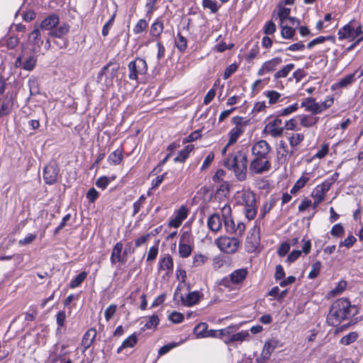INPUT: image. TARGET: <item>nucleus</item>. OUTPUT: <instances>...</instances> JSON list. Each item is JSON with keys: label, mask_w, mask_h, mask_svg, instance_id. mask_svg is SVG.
I'll use <instances>...</instances> for the list:
<instances>
[{"label": "nucleus", "mask_w": 363, "mask_h": 363, "mask_svg": "<svg viewBox=\"0 0 363 363\" xmlns=\"http://www.w3.org/2000/svg\"><path fill=\"white\" fill-rule=\"evenodd\" d=\"M272 147L265 140H259L251 147L252 160L249 164V171L252 175L262 174L272 168L270 152Z\"/></svg>", "instance_id": "1"}, {"label": "nucleus", "mask_w": 363, "mask_h": 363, "mask_svg": "<svg viewBox=\"0 0 363 363\" xmlns=\"http://www.w3.org/2000/svg\"><path fill=\"white\" fill-rule=\"evenodd\" d=\"M358 313V308L347 298H337L330 306L326 321L329 325L338 326L342 321L351 319Z\"/></svg>", "instance_id": "2"}, {"label": "nucleus", "mask_w": 363, "mask_h": 363, "mask_svg": "<svg viewBox=\"0 0 363 363\" xmlns=\"http://www.w3.org/2000/svg\"><path fill=\"white\" fill-rule=\"evenodd\" d=\"M248 154L245 150L230 153L224 160L223 165L232 170L239 182H244L247 177Z\"/></svg>", "instance_id": "3"}, {"label": "nucleus", "mask_w": 363, "mask_h": 363, "mask_svg": "<svg viewBox=\"0 0 363 363\" xmlns=\"http://www.w3.org/2000/svg\"><path fill=\"white\" fill-rule=\"evenodd\" d=\"M284 121L274 113L264 120L263 133L273 138H281L284 135Z\"/></svg>", "instance_id": "4"}, {"label": "nucleus", "mask_w": 363, "mask_h": 363, "mask_svg": "<svg viewBox=\"0 0 363 363\" xmlns=\"http://www.w3.org/2000/svg\"><path fill=\"white\" fill-rule=\"evenodd\" d=\"M128 79L131 81L139 82L140 77H143L147 72V64L145 59L136 57L128 65Z\"/></svg>", "instance_id": "5"}, {"label": "nucleus", "mask_w": 363, "mask_h": 363, "mask_svg": "<svg viewBox=\"0 0 363 363\" xmlns=\"http://www.w3.org/2000/svg\"><path fill=\"white\" fill-rule=\"evenodd\" d=\"M241 201L245 218L249 220H253L257 213L255 194L252 191H245L242 194Z\"/></svg>", "instance_id": "6"}, {"label": "nucleus", "mask_w": 363, "mask_h": 363, "mask_svg": "<svg viewBox=\"0 0 363 363\" xmlns=\"http://www.w3.org/2000/svg\"><path fill=\"white\" fill-rule=\"evenodd\" d=\"M215 244L221 252L231 255L238 250L240 240L238 238L223 235L215 240Z\"/></svg>", "instance_id": "7"}, {"label": "nucleus", "mask_w": 363, "mask_h": 363, "mask_svg": "<svg viewBox=\"0 0 363 363\" xmlns=\"http://www.w3.org/2000/svg\"><path fill=\"white\" fill-rule=\"evenodd\" d=\"M231 123L235 126L228 133L229 138L228 145H233L238 142L239 138L244 134L247 125V121H244V118L240 116L233 117Z\"/></svg>", "instance_id": "8"}, {"label": "nucleus", "mask_w": 363, "mask_h": 363, "mask_svg": "<svg viewBox=\"0 0 363 363\" xmlns=\"http://www.w3.org/2000/svg\"><path fill=\"white\" fill-rule=\"evenodd\" d=\"M260 227L255 225L247 233L245 243V250L248 253L256 251L260 244Z\"/></svg>", "instance_id": "9"}, {"label": "nucleus", "mask_w": 363, "mask_h": 363, "mask_svg": "<svg viewBox=\"0 0 363 363\" xmlns=\"http://www.w3.org/2000/svg\"><path fill=\"white\" fill-rule=\"evenodd\" d=\"M60 167L55 161H51L46 164L43 170V178L48 185H53L58 181Z\"/></svg>", "instance_id": "10"}, {"label": "nucleus", "mask_w": 363, "mask_h": 363, "mask_svg": "<svg viewBox=\"0 0 363 363\" xmlns=\"http://www.w3.org/2000/svg\"><path fill=\"white\" fill-rule=\"evenodd\" d=\"M283 62L281 57H275L264 62L257 70L258 76H264L267 74L275 72L277 67Z\"/></svg>", "instance_id": "11"}, {"label": "nucleus", "mask_w": 363, "mask_h": 363, "mask_svg": "<svg viewBox=\"0 0 363 363\" xmlns=\"http://www.w3.org/2000/svg\"><path fill=\"white\" fill-rule=\"evenodd\" d=\"M158 272H164V276L169 277L174 270L173 258L169 254H164L160 257L157 264Z\"/></svg>", "instance_id": "12"}, {"label": "nucleus", "mask_w": 363, "mask_h": 363, "mask_svg": "<svg viewBox=\"0 0 363 363\" xmlns=\"http://www.w3.org/2000/svg\"><path fill=\"white\" fill-rule=\"evenodd\" d=\"M110 262L112 264L119 263L124 264L127 262V257L123 254V244L122 241L117 242L113 247Z\"/></svg>", "instance_id": "13"}, {"label": "nucleus", "mask_w": 363, "mask_h": 363, "mask_svg": "<svg viewBox=\"0 0 363 363\" xmlns=\"http://www.w3.org/2000/svg\"><path fill=\"white\" fill-rule=\"evenodd\" d=\"M1 105L0 106V118L9 116L11 112L14 104L15 96L13 92H7L2 98H0Z\"/></svg>", "instance_id": "14"}, {"label": "nucleus", "mask_w": 363, "mask_h": 363, "mask_svg": "<svg viewBox=\"0 0 363 363\" xmlns=\"http://www.w3.org/2000/svg\"><path fill=\"white\" fill-rule=\"evenodd\" d=\"M189 211L188 208L182 205L177 210L175 211V216L169 220L168 226L169 228H179L182 222L187 218Z\"/></svg>", "instance_id": "15"}, {"label": "nucleus", "mask_w": 363, "mask_h": 363, "mask_svg": "<svg viewBox=\"0 0 363 363\" xmlns=\"http://www.w3.org/2000/svg\"><path fill=\"white\" fill-rule=\"evenodd\" d=\"M248 274L249 271L247 268L244 267L233 270L229 275L230 276L231 281L233 282L236 288L240 289L243 286Z\"/></svg>", "instance_id": "16"}, {"label": "nucleus", "mask_w": 363, "mask_h": 363, "mask_svg": "<svg viewBox=\"0 0 363 363\" xmlns=\"http://www.w3.org/2000/svg\"><path fill=\"white\" fill-rule=\"evenodd\" d=\"M179 288L176 289L174 294V298L177 299L178 297H179L182 305L185 306H192L199 301L200 296L199 291H194L192 292H189L186 295V298H184V296L181 294H179Z\"/></svg>", "instance_id": "17"}, {"label": "nucleus", "mask_w": 363, "mask_h": 363, "mask_svg": "<svg viewBox=\"0 0 363 363\" xmlns=\"http://www.w3.org/2000/svg\"><path fill=\"white\" fill-rule=\"evenodd\" d=\"M97 336V331L95 328L88 329L84 334L81 346L83 348V352L86 351L94 344Z\"/></svg>", "instance_id": "18"}, {"label": "nucleus", "mask_w": 363, "mask_h": 363, "mask_svg": "<svg viewBox=\"0 0 363 363\" xmlns=\"http://www.w3.org/2000/svg\"><path fill=\"white\" fill-rule=\"evenodd\" d=\"M358 73V69H356L353 73L349 74L345 77L340 79L337 82L334 83L331 86V89L333 91L336 90L337 89H343L346 88L353 83H354L357 80L356 74Z\"/></svg>", "instance_id": "19"}, {"label": "nucleus", "mask_w": 363, "mask_h": 363, "mask_svg": "<svg viewBox=\"0 0 363 363\" xmlns=\"http://www.w3.org/2000/svg\"><path fill=\"white\" fill-rule=\"evenodd\" d=\"M277 150V159L280 164H284L288 162V150L289 146L286 142L281 140L276 148Z\"/></svg>", "instance_id": "20"}, {"label": "nucleus", "mask_w": 363, "mask_h": 363, "mask_svg": "<svg viewBox=\"0 0 363 363\" xmlns=\"http://www.w3.org/2000/svg\"><path fill=\"white\" fill-rule=\"evenodd\" d=\"M164 28V21L161 17L157 18L151 24L150 29V35L155 38L161 40V35Z\"/></svg>", "instance_id": "21"}, {"label": "nucleus", "mask_w": 363, "mask_h": 363, "mask_svg": "<svg viewBox=\"0 0 363 363\" xmlns=\"http://www.w3.org/2000/svg\"><path fill=\"white\" fill-rule=\"evenodd\" d=\"M291 9L289 8L281 7L278 12V17L281 23H284L286 21H289V23L292 26L298 27L300 24L299 19L294 17L289 16Z\"/></svg>", "instance_id": "22"}, {"label": "nucleus", "mask_w": 363, "mask_h": 363, "mask_svg": "<svg viewBox=\"0 0 363 363\" xmlns=\"http://www.w3.org/2000/svg\"><path fill=\"white\" fill-rule=\"evenodd\" d=\"M59 23V16L56 13H52L42 21L40 28L46 30L52 31Z\"/></svg>", "instance_id": "23"}, {"label": "nucleus", "mask_w": 363, "mask_h": 363, "mask_svg": "<svg viewBox=\"0 0 363 363\" xmlns=\"http://www.w3.org/2000/svg\"><path fill=\"white\" fill-rule=\"evenodd\" d=\"M124 148L121 145L118 148L111 152L107 159V162L111 166H117L121 164L123 160Z\"/></svg>", "instance_id": "24"}, {"label": "nucleus", "mask_w": 363, "mask_h": 363, "mask_svg": "<svg viewBox=\"0 0 363 363\" xmlns=\"http://www.w3.org/2000/svg\"><path fill=\"white\" fill-rule=\"evenodd\" d=\"M300 106L304 108L306 111L311 112L312 114L320 113L318 103L316 102L315 98L307 97L303 99Z\"/></svg>", "instance_id": "25"}, {"label": "nucleus", "mask_w": 363, "mask_h": 363, "mask_svg": "<svg viewBox=\"0 0 363 363\" xmlns=\"http://www.w3.org/2000/svg\"><path fill=\"white\" fill-rule=\"evenodd\" d=\"M194 150V145L190 144L185 145L184 148L179 152L177 156L174 158V162L184 164L190 157L191 152Z\"/></svg>", "instance_id": "26"}, {"label": "nucleus", "mask_w": 363, "mask_h": 363, "mask_svg": "<svg viewBox=\"0 0 363 363\" xmlns=\"http://www.w3.org/2000/svg\"><path fill=\"white\" fill-rule=\"evenodd\" d=\"M315 114H301L298 116L299 123L303 128H311L315 125L318 121L319 118L314 116Z\"/></svg>", "instance_id": "27"}, {"label": "nucleus", "mask_w": 363, "mask_h": 363, "mask_svg": "<svg viewBox=\"0 0 363 363\" xmlns=\"http://www.w3.org/2000/svg\"><path fill=\"white\" fill-rule=\"evenodd\" d=\"M351 23L345 25L342 28H341L337 33L338 39L340 40L344 39H348L350 40H354V28L351 26Z\"/></svg>", "instance_id": "28"}, {"label": "nucleus", "mask_w": 363, "mask_h": 363, "mask_svg": "<svg viewBox=\"0 0 363 363\" xmlns=\"http://www.w3.org/2000/svg\"><path fill=\"white\" fill-rule=\"evenodd\" d=\"M208 228L213 232H218L221 229L222 220L218 213H213L210 216L207 220Z\"/></svg>", "instance_id": "29"}, {"label": "nucleus", "mask_w": 363, "mask_h": 363, "mask_svg": "<svg viewBox=\"0 0 363 363\" xmlns=\"http://www.w3.org/2000/svg\"><path fill=\"white\" fill-rule=\"evenodd\" d=\"M138 341L136 333H133L123 341L121 345L117 349L116 352L120 354L124 349L134 347L137 345Z\"/></svg>", "instance_id": "30"}, {"label": "nucleus", "mask_w": 363, "mask_h": 363, "mask_svg": "<svg viewBox=\"0 0 363 363\" xmlns=\"http://www.w3.org/2000/svg\"><path fill=\"white\" fill-rule=\"evenodd\" d=\"M338 177L339 173L336 172L333 174L330 178L326 179L320 184L316 186L320 189L322 194H326L330 190L333 184L337 180Z\"/></svg>", "instance_id": "31"}, {"label": "nucleus", "mask_w": 363, "mask_h": 363, "mask_svg": "<svg viewBox=\"0 0 363 363\" xmlns=\"http://www.w3.org/2000/svg\"><path fill=\"white\" fill-rule=\"evenodd\" d=\"M263 94L268 99L269 106L284 100V99H281V94L275 90H267L263 92Z\"/></svg>", "instance_id": "32"}, {"label": "nucleus", "mask_w": 363, "mask_h": 363, "mask_svg": "<svg viewBox=\"0 0 363 363\" xmlns=\"http://www.w3.org/2000/svg\"><path fill=\"white\" fill-rule=\"evenodd\" d=\"M294 67L295 65L294 63H289L283 66L280 69L274 72L273 75L274 80L286 78Z\"/></svg>", "instance_id": "33"}, {"label": "nucleus", "mask_w": 363, "mask_h": 363, "mask_svg": "<svg viewBox=\"0 0 363 363\" xmlns=\"http://www.w3.org/2000/svg\"><path fill=\"white\" fill-rule=\"evenodd\" d=\"M174 45L181 53H184L187 49V39L180 31L177 33L174 39Z\"/></svg>", "instance_id": "34"}, {"label": "nucleus", "mask_w": 363, "mask_h": 363, "mask_svg": "<svg viewBox=\"0 0 363 363\" xmlns=\"http://www.w3.org/2000/svg\"><path fill=\"white\" fill-rule=\"evenodd\" d=\"M289 23H281L280 27L281 28V35L285 39H293L296 35V27L292 28Z\"/></svg>", "instance_id": "35"}, {"label": "nucleus", "mask_w": 363, "mask_h": 363, "mask_svg": "<svg viewBox=\"0 0 363 363\" xmlns=\"http://www.w3.org/2000/svg\"><path fill=\"white\" fill-rule=\"evenodd\" d=\"M29 40L32 44L38 48H40L43 44V40L41 38V34L39 28H35L29 35Z\"/></svg>", "instance_id": "36"}, {"label": "nucleus", "mask_w": 363, "mask_h": 363, "mask_svg": "<svg viewBox=\"0 0 363 363\" xmlns=\"http://www.w3.org/2000/svg\"><path fill=\"white\" fill-rule=\"evenodd\" d=\"M249 336V333L247 330H242L235 334L230 335L228 337L224 340V342L226 344H229L231 342H237V341H243L246 339L247 337Z\"/></svg>", "instance_id": "37"}, {"label": "nucleus", "mask_w": 363, "mask_h": 363, "mask_svg": "<svg viewBox=\"0 0 363 363\" xmlns=\"http://www.w3.org/2000/svg\"><path fill=\"white\" fill-rule=\"evenodd\" d=\"M347 283L345 280H340L337 285L328 293L330 297H335L342 294L347 289Z\"/></svg>", "instance_id": "38"}, {"label": "nucleus", "mask_w": 363, "mask_h": 363, "mask_svg": "<svg viewBox=\"0 0 363 363\" xmlns=\"http://www.w3.org/2000/svg\"><path fill=\"white\" fill-rule=\"evenodd\" d=\"M69 24L65 23L57 27L56 29L50 31L49 33L50 36L52 37H64L69 31Z\"/></svg>", "instance_id": "39"}, {"label": "nucleus", "mask_w": 363, "mask_h": 363, "mask_svg": "<svg viewBox=\"0 0 363 363\" xmlns=\"http://www.w3.org/2000/svg\"><path fill=\"white\" fill-rule=\"evenodd\" d=\"M208 325L206 323L201 322L196 325L194 329V333L198 338H206Z\"/></svg>", "instance_id": "40"}, {"label": "nucleus", "mask_w": 363, "mask_h": 363, "mask_svg": "<svg viewBox=\"0 0 363 363\" xmlns=\"http://www.w3.org/2000/svg\"><path fill=\"white\" fill-rule=\"evenodd\" d=\"M87 272H80L76 277L73 278L69 284V286L70 289H76L81 286V284L84 281V280L87 277Z\"/></svg>", "instance_id": "41"}, {"label": "nucleus", "mask_w": 363, "mask_h": 363, "mask_svg": "<svg viewBox=\"0 0 363 363\" xmlns=\"http://www.w3.org/2000/svg\"><path fill=\"white\" fill-rule=\"evenodd\" d=\"M160 324V318L157 315L153 314L150 316L148 320L146 322L145 325L141 328L142 330H155L157 325Z\"/></svg>", "instance_id": "42"}, {"label": "nucleus", "mask_w": 363, "mask_h": 363, "mask_svg": "<svg viewBox=\"0 0 363 363\" xmlns=\"http://www.w3.org/2000/svg\"><path fill=\"white\" fill-rule=\"evenodd\" d=\"M304 139L305 135L302 133H292L288 138L290 147L298 146Z\"/></svg>", "instance_id": "43"}, {"label": "nucleus", "mask_w": 363, "mask_h": 363, "mask_svg": "<svg viewBox=\"0 0 363 363\" xmlns=\"http://www.w3.org/2000/svg\"><path fill=\"white\" fill-rule=\"evenodd\" d=\"M194 249V245L191 244H179V255L182 258L189 257Z\"/></svg>", "instance_id": "44"}, {"label": "nucleus", "mask_w": 363, "mask_h": 363, "mask_svg": "<svg viewBox=\"0 0 363 363\" xmlns=\"http://www.w3.org/2000/svg\"><path fill=\"white\" fill-rule=\"evenodd\" d=\"M148 28V23L144 18H140L136 23L133 28V32L135 35H139L147 30Z\"/></svg>", "instance_id": "45"}, {"label": "nucleus", "mask_w": 363, "mask_h": 363, "mask_svg": "<svg viewBox=\"0 0 363 363\" xmlns=\"http://www.w3.org/2000/svg\"><path fill=\"white\" fill-rule=\"evenodd\" d=\"M202 6L205 9H209L212 13H216L220 5L216 0H202Z\"/></svg>", "instance_id": "46"}, {"label": "nucleus", "mask_w": 363, "mask_h": 363, "mask_svg": "<svg viewBox=\"0 0 363 363\" xmlns=\"http://www.w3.org/2000/svg\"><path fill=\"white\" fill-rule=\"evenodd\" d=\"M146 196H145V194H142L140 196V197L138 198V200H136L133 204V213H132V216H135V215H137L141 210V208L144 206V204L146 202Z\"/></svg>", "instance_id": "47"}, {"label": "nucleus", "mask_w": 363, "mask_h": 363, "mask_svg": "<svg viewBox=\"0 0 363 363\" xmlns=\"http://www.w3.org/2000/svg\"><path fill=\"white\" fill-rule=\"evenodd\" d=\"M208 260V256L201 253H196L193 257L192 266L194 267H201Z\"/></svg>", "instance_id": "48"}, {"label": "nucleus", "mask_w": 363, "mask_h": 363, "mask_svg": "<svg viewBox=\"0 0 363 363\" xmlns=\"http://www.w3.org/2000/svg\"><path fill=\"white\" fill-rule=\"evenodd\" d=\"M238 329L236 325H230L225 328L217 330V338L226 339L230 335Z\"/></svg>", "instance_id": "49"}, {"label": "nucleus", "mask_w": 363, "mask_h": 363, "mask_svg": "<svg viewBox=\"0 0 363 363\" xmlns=\"http://www.w3.org/2000/svg\"><path fill=\"white\" fill-rule=\"evenodd\" d=\"M358 338V333L357 332H350L347 335L343 336L340 340V344L342 345H349L354 342Z\"/></svg>", "instance_id": "50"}, {"label": "nucleus", "mask_w": 363, "mask_h": 363, "mask_svg": "<svg viewBox=\"0 0 363 363\" xmlns=\"http://www.w3.org/2000/svg\"><path fill=\"white\" fill-rule=\"evenodd\" d=\"M335 40V38L332 35H328V36H318L316 38L310 41L307 45L306 48L309 50L312 49L315 45L323 43L325 41L328 40Z\"/></svg>", "instance_id": "51"}, {"label": "nucleus", "mask_w": 363, "mask_h": 363, "mask_svg": "<svg viewBox=\"0 0 363 363\" xmlns=\"http://www.w3.org/2000/svg\"><path fill=\"white\" fill-rule=\"evenodd\" d=\"M259 50H260V49H259V43L257 42L250 48L249 53L246 55V57H245L246 61H247L248 62H250L253 60H255L259 54Z\"/></svg>", "instance_id": "52"}, {"label": "nucleus", "mask_w": 363, "mask_h": 363, "mask_svg": "<svg viewBox=\"0 0 363 363\" xmlns=\"http://www.w3.org/2000/svg\"><path fill=\"white\" fill-rule=\"evenodd\" d=\"M321 267L322 264L320 261H316L314 263H313L311 265V269L308 275V277L311 279L316 278L320 274Z\"/></svg>", "instance_id": "53"}, {"label": "nucleus", "mask_w": 363, "mask_h": 363, "mask_svg": "<svg viewBox=\"0 0 363 363\" xmlns=\"http://www.w3.org/2000/svg\"><path fill=\"white\" fill-rule=\"evenodd\" d=\"M179 244H191L194 245V236L190 230L182 233Z\"/></svg>", "instance_id": "54"}, {"label": "nucleus", "mask_w": 363, "mask_h": 363, "mask_svg": "<svg viewBox=\"0 0 363 363\" xmlns=\"http://www.w3.org/2000/svg\"><path fill=\"white\" fill-rule=\"evenodd\" d=\"M201 137V130H196L184 138L182 140V143L183 145L190 143L200 139Z\"/></svg>", "instance_id": "55"}, {"label": "nucleus", "mask_w": 363, "mask_h": 363, "mask_svg": "<svg viewBox=\"0 0 363 363\" xmlns=\"http://www.w3.org/2000/svg\"><path fill=\"white\" fill-rule=\"evenodd\" d=\"M37 59L34 56H29L22 65V68L27 71L33 70L36 66Z\"/></svg>", "instance_id": "56"}, {"label": "nucleus", "mask_w": 363, "mask_h": 363, "mask_svg": "<svg viewBox=\"0 0 363 363\" xmlns=\"http://www.w3.org/2000/svg\"><path fill=\"white\" fill-rule=\"evenodd\" d=\"M111 182V179L108 177L101 176L96 180L95 184L99 189L105 190Z\"/></svg>", "instance_id": "57"}, {"label": "nucleus", "mask_w": 363, "mask_h": 363, "mask_svg": "<svg viewBox=\"0 0 363 363\" xmlns=\"http://www.w3.org/2000/svg\"><path fill=\"white\" fill-rule=\"evenodd\" d=\"M55 39L53 40L54 45L56 46L57 49L62 50L66 49L69 45V40L65 37H55Z\"/></svg>", "instance_id": "58"}, {"label": "nucleus", "mask_w": 363, "mask_h": 363, "mask_svg": "<svg viewBox=\"0 0 363 363\" xmlns=\"http://www.w3.org/2000/svg\"><path fill=\"white\" fill-rule=\"evenodd\" d=\"M66 313L65 311H60L56 314V323L57 325V333L61 332L62 328L65 326Z\"/></svg>", "instance_id": "59"}, {"label": "nucleus", "mask_w": 363, "mask_h": 363, "mask_svg": "<svg viewBox=\"0 0 363 363\" xmlns=\"http://www.w3.org/2000/svg\"><path fill=\"white\" fill-rule=\"evenodd\" d=\"M116 16V12H114L111 15L109 20L104 25V26L102 28V30H101V33L104 37H106L108 35L110 29L111 28V27L113 25Z\"/></svg>", "instance_id": "60"}, {"label": "nucleus", "mask_w": 363, "mask_h": 363, "mask_svg": "<svg viewBox=\"0 0 363 363\" xmlns=\"http://www.w3.org/2000/svg\"><path fill=\"white\" fill-rule=\"evenodd\" d=\"M283 126H284V131L285 130H298L297 120H296V118H295V117L284 121Z\"/></svg>", "instance_id": "61"}, {"label": "nucleus", "mask_w": 363, "mask_h": 363, "mask_svg": "<svg viewBox=\"0 0 363 363\" xmlns=\"http://www.w3.org/2000/svg\"><path fill=\"white\" fill-rule=\"evenodd\" d=\"M334 103V98L333 96H327L325 100L321 102V104H318V109L320 110V113L323 111L333 106Z\"/></svg>", "instance_id": "62"}, {"label": "nucleus", "mask_w": 363, "mask_h": 363, "mask_svg": "<svg viewBox=\"0 0 363 363\" xmlns=\"http://www.w3.org/2000/svg\"><path fill=\"white\" fill-rule=\"evenodd\" d=\"M329 152V143H323L321 145L320 149L313 156V159H323L324 158Z\"/></svg>", "instance_id": "63"}, {"label": "nucleus", "mask_w": 363, "mask_h": 363, "mask_svg": "<svg viewBox=\"0 0 363 363\" xmlns=\"http://www.w3.org/2000/svg\"><path fill=\"white\" fill-rule=\"evenodd\" d=\"M218 284L224 288L228 289V291H232L236 288L233 282L230 280V276L228 274V276L224 277L218 283Z\"/></svg>", "instance_id": "64"}]
</instances>
